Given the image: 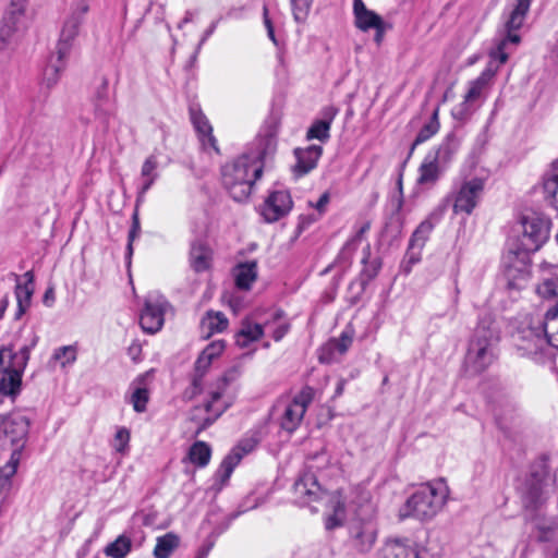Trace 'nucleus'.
<instances>
[{
	"label": "nucleus",
	"instance_id": "nucleus-18",
	"mask_svg": "<svg viewBox=\"0 0 558 558\" xmlns=\"http://www.w3.org/2000/svg\"><path fill=\"white\" fill-rule=\"evenodd\" d=\"M28 420L23 415L3 417L2 430L14 446L13 450H19L20 457L25 445L28 434Z\"/></svg>",
	"mask_w": 558,
	"mask_h": 558
},
{
	"label": "nucleus",
	"instance_id": "nucleus-52",
	"mask_svg": "<svg viewBox=\"0 0 558 558\" xmlns=\"http://www.w3.org/2000/svg\"><path fill=\"white\" fill-rule=\"evenodd\" d=\"M140 230H141V227H140L138 214H137V211H135L133 214V226L129 233V244H128L129 254H132V251H133L132 244H133L134 239L138 235Z\"/></svg>",
	"mask_w": 558,
	"mask_h": 558
},
{
	"label": "nucleus",
	"instance_id": "nucleus-15",
	"mask_svg": "<svg viewBox=\"0 0 558 558\" xmlns=\"http://www.w3.org/2000/svg\"><path fill=\"white\" fill-rule=\"evenodd\" d=\"M312 469V465L308 466V470L303 472L293 485L295 500L300 505H310L318 500L324 494Z\"/></svg>",
	"mask_w": 558,
	"mask_h": 558
},
{
	"label": "nucleus",
	"instance_id": "nucleus-30",
	"mask_svg": "<svg viewBox=\"0 0 558 558\" xmlns=\"http://www.w3.org/2000/svg\"><path fill=\"white\" fill-rule=\"evenodd\" d=\"M21 457L19 450H12L9 461L0 468V495H5L11 488V480L17 471Z\"/></svg>",
	"mask_w": 558,
	"mask_h": 558
},
{
	"label": "nucleus",
	"instance_id": "nucleus-48",
	"mask_svg": "<svg viewBox=\"0 0 558 558\" xmlns=\"http://www.w3.org/2000/svg\"><path fill=\"white\" fill-rule=\"evenodd\" d=\"M260 146L262 149L256 155L250 156V158L256 159L262 165V160L265 159L267 156L272 155L276 150L275 137L272 135H269L260 140Z\"/></svg>",
	"mask_w": 558,
	"mask_h": 558
},
{
	"label": "nucleus",
	"instance_id": "nucleus-54",
	"mask_svg": "<svg viewBox=\"0 0 558 558\" xmlns=\"http://www.w3.org/2000/svg\"><path fill=\"white\" fill-rule=\"evenodd\" d=\"M88 4L85 1L80 2L76 8L72 11L70 17H75L80 22H83L85 14L88 12Z\"/></svg>",
	"mask_w": 558,
	"mask_h": 558
},
{
	"label": "nucleus",
	"instance_id": "nucleus-47",
	"mask_svg": "<svg viewBox=\"0 0 558 558\" xmlns=\"http://www.w3.org/2000/svg\"><path fill=\"white\" fill-rule=\"evenodd\" d=\"M148 400L149 392L144 387L135 388L130 397V402L133 405L134 411L138 413H142L146 410Z\"/></svg>",
	"mask_w": 558,
	"mask_h": 558
},
{
	"label": "nucleus",
	"instance_id": "nucleus-57",
	"mask_svg": "<svg viewBox=\"0 0 558 558\" xmlns=\"http://www.w3.org/2000/svg\"><path fill=\"white\" fill-rule=\"evenodd\" d=\"M199 391H201V379L195 378V379L193 380V384H192L191 390H187V391H186V395L189 396V398H193V397H194V396H196Z\"/></svg>",
	"mask_w": 558,
	"mask_h": 558
},
{
	"label": "nucleus",
	"instance_id": "nucleus-27",
	"mask_svg": "<svg viewBox=\"0 0 558 558\" xmlns=\"http://www.w3.org/2000/svg\"><path fill=\"white\" fill-rule=\"evenodd\" d=\"M337 114V110L332 107H329L324 112V119L315 121L312 126L308 129L306 137L308 140H318L320 142H326L330 137V126L333 118Z\"/></svg>",
	"mask_w": 558,
	"mask_h": 558
},
{
	"label": "nucleus",
	"instance_id": "nucleus-26",
	"mask_svg": "<svg viewBox=\"0 0 558 558\" xmlns=\"http://www.w3.org/2000/svg\"><path fill=\"white\" fill-rule=\"evenodd\" d=\"M444 213V208H439L438 210L433 211L427 219L422 221L420 226L414 231L411 241L410 246L411 247H420L422 248L427 241L432 230L434 229V226L436 222L439 221L441 215Z\"/></svg>",
	"mask_w": 558,
	"mask_h": 558
},
{
	"label": "nucleus",
	"instance_id": "nucleus-29",
	"mask_svg": "<svg viewBox=\"0 0 558 558\" xmlns=\"http://www.w3.org/2000/svg\"><path fill=\"white\" fill-rule=\"evenodd\" d=\"M225 350V342L222 340H217L210 342L199 354L195 362V369L198 373H205L211 362L219 357Z\"/></svg>",
	"mask_w": 558,
	"mask_h": 558
},
{
	"label": "nucleus",
	"instance_id": "nucleus-62",
	"mask_svg": "<svg viewBox=\"0 0 558 558\" xmlns=\"http://www.w3.org/2000/svg\"><path fill=\"white\" fill-rule=\"evenodd\" d=\"M8 304H9V300L7 298H4L2 301V306H0V318L2 317L3 312L5 311Z\"/></svg>",
	"mask_w": 558,
	"mask_h": 558
},
{
	"label": "nucleus",
	"instance_id": "nucleus-33",
	"mask_svg": "<svg viewBox=\"0 0 558 558\" xmlns=\"http://www.w3.org/2000/svg\"><path fill=\"white\" fill-rule=\"evenodd\" d=\"M228 327V319L221 312H208L202 319V330L206 332V337H210L215 332H221Z\"/></svg>",
	"mask_w": 558,
	"mask_h": 558
},
{
	"label": "nucleus",
	"instance_id": "nucleus-25",
	"mask_svg": "<svg viewBox=\"0 0 558 558\" xmlns=\"http://www.w3.org/2000/svg\"><path fill=\"white\" fill-rule=\"evenodd\" d=\"M235 286L241 290H250L257 279V262L240 263L233 268Z\"/></svg>",
	"mask_w": 558,
	"mask_h": 558
},
{
	"label": "nucleus",
	"instance_id": "nucleus-24",
	"mask_svg": "<svg viewBox=\"0 0 558 558\" xmlns=\"http://www.w3.org/2000/svg\"><path fill=\"white\" fill-rule=\"evenodd\" d=\"M82 22L75 17H68L61 29L60 39L57 45V54L60 58H68L72 44L78 34Z\"/></svg>",
	"mask_w": 558,
	"mask_h": 558
},
{
	"label": "nucleus",
	"instance_id": "nucleus-32",
	"mask_svg": "<svg viewBox=\"0 0 558 558\" xmlns=\"http://www.w3.org/2000/svg\"><path fill=\"white\" fill-rule=\"evenodd\" d=\"M68 58H60L56 53V60L52 57L48 65L45 68L43 73V82L48 87H53L60 80L61 73L65 68Z\"/></svg>",
	"mask_w": 558,
	"mask_h": 558
},
{
	"label": "nucleus",
	"instance_id": "nucleus-56",
	"mask_svg": "<svg viewBox=\"0 0 558 558\" xmlns=\"http://www.w3.org/2000/svg\"><path fill=\"white\" fill-rule=\"evenodd\" d=\"M374 29L376 31L374 39L379 45L383 41L384 34H385V32L387 29V24L383 21L380 23V26H376V27H374Z\"/></svg>",
	"mask_w": 558,
	"mask_h": 558
},
{
	"label": "nucleus",
	"instance_id": "nucleus-19",
	"mask_svg": "<svg viewBox=\"0 0 558 558\" xmlns=\"http://www.w3.org/2000/svg\"><path fill=\"white\" fill-rule=\"evenodd\" d=\"M322 154L323 148L318 145H311L306 148H296L294 150L296 158V163L293 168L294 173L301 177L311 172L316 168Z\"/></svg>",
	"mask_w": 558,
	"mask_h": 558
},
{
	"label": "nucleus",
	"instance_id": "nucleus-40",
	"mask_svg": "<svg viewBox=\"0 0 558 558\" xmlns=\"http://www.w3.org/2000/svg\"><path fill=\"white\" fill-rule=\"evenodd\" d=\"M537 294L547 300L557 299L553 305H549L544 315L558 305V277L544 279L536 288Z\"/></svg>",
	"mask_w": 558,
	"mask_h": 558
},
{
	"label": "nucleus",
	"instance_id": "nucleus-59",
	"mask_svg": "<svg viewBox=\"0 0 558 558\" xmlns=\"http://www.w3.org/2000/svg\"><path fill=\"white\" fill-rule=\"evenodd\" d=\"M194 15H195L194 12L186 11L184 17L179 23L178 27L182 28L184 24L193 22L194 21Z\"/></svg>",
	"mask_w": 558,
	"mask_h": 558
},
{
	"label": "nucleus",
	"instance_id": "nucleus-53",
	"mask_svg": "<svg viewBox=\"0 0 558 558\" xmlns=\"http://www.w3.org/2000/svg\"><path fill=\"white\" fill-rule=\"evenodd\" d=\"M329 201L330 194L328 192H325L322 194V196L316 203L308 202V205L310 207L315 208L318 211L319 216H322L326 211Z\"/></svg>",
	"mask_w": 558,
	"mask_h": 558
},
{
	"label": "nucleus",
	"instance_id": "nucleus-10",
	"mask_svg": "<svg viewBox=\"0 0 558 558\" xmlns=\"http://www.w3.org/2000/svg\"><path fill=\"white\" fill-rule=\"evenodd\" d=\"M515 345L523 355L532 357L536 362L543 360V355L548 345L554 347L549 341L548 332L546 330V315L543 322L537 326H529L518 331L515 338Z\"/></svg>",
	"mask_w": 558,
	"mask_h": 558
},
{
	"label": "nucleus",
	"instance_id": "nucleus-58",
	"mask_svg": "<svg viewBox=\"0 0 558 558\" xmlns=\"http://www.w3.org/2000/svg\"><path fill=\"white\" fill-rule=\"evenodd\" d=\"M54 300V293L52 289H48L44 295V303L47 306H51Z\"/></svg>",
	"mask_w": 558,
	"mask_h": 558
},
{
	"label": "nucleus",
	"instance_id": "nucleus-41",
	"mask_svg": "<svg viewBox=\"0 0 558 558\" xmlns=\"http://www.w3.org/2000/svg\"><path fill=\"white\" fill-rule=\"evenodd\" d=\"M76 360V350L72 345H64L54 350L50 365L54 366L56 363H59L61 367H65Z\"/></svg>",
	"mask_w": 558,
	"mask_h": 558
},
{
	"label": "nucleus",
	"instance_id": "nucleus-5",
	"mask_svg": "<svg viewBox=\"0 0 558 558\" xmlns=\"http://www.w3.org/2000/svg\"><path fill=\"white\" fill-rule=\"evenodd\" d=\"M499 341L498 330L492 319H482L474 330L465 356V366L471 374H481L495 359Z\"/></svg>",
	"mask_w": 558,
	"mask_h": 558
},
{
	"label": "nucleus",
	"instance_id": "nucleus-61",
	"mask_svg": "<svg viewBox=\"0 0 558 558\" xmlns=\"http://www.w3.org/2000/svg\"><path fill=\"white\" fill-rule=\"evenodd\" d=\"M215 28H216V23H213L210 25V27L205 32L203 38L201 39L199 46L203 45L207 40V38L214 33Z\"/></svg>",
	"mask_w": 558,
	"mask_h": 558
},
{
	"label": "nucleus",
	"instance_id": "nucleus-51",
	"mask_svg": "<svg viewBox=\"0 0 558 558\" xmlns=\"http://www.w3.org/2000/svg\"><path fill=\"white\" fill-rule=\"evenodd\" d=\"M27 0H11L7 15L20 20L26 10Z\"/></svg>",
	"mask_w": 558,
	"mask_h": 558
},
{
	"label": "nucleus",
	"instance_id": "nucleus-36",
	"mask_svg": "<svg viewBox=\"0 0 558 558\" xmlns=\"http://www.w3.org/2000/svg\"><path fill=\"white\" fill-rule=\"evenodd\" d=\"M190 260L195 271L206 270L211 260V253L205 245L195 243L191 248Z\"/></svg>",
	"mask_w": 558,
	"mask_h": 558
},
{
	"label": "nucleus",
	"instance_id": "nucleus-55",
	"mask_svg": "<svg viewBox=\"0 0 558 558\" xmlns=\"http://www.w3.org/2000/svg\"><path fill=\"white\" fill-rule=\"evenodd\" d=\"M369 223H364L360 227V229L356 231L355 235L347 242V246L355 245L356 243L361 242L363 235L368 231Z\"/></svg>",
	"mask_w": 558,
	"mask_h": 558
},
{
	"label": "nucleus",
	"instance_id": "nucleus-38",
	"mask_svg": "<svg viewBox=\"0 0 558 558\" xmlns=\"http://www.w3.org/2000/svg\"><path fill=\"white\" fill-rule=\"evenodd\" d=\"M211 450L204 441H196L189 450L187 459L198 468H204L209 463Z\"/></svg>",
	"mask_w": 558,
	"mask_h": 558
},
{
	"label": "nucleus",
	"instance_id": "nucleus-44",
	"mask_svg": "<svg viewBox=\"0 0 558 558\" xmlns=\"http://www.w3.org/2000/svg\"><path fill=\"white\" fill-rule=\"evenodd\" d=\"M352 344V336L348 332H342L341 336L337 339L330 340L325 350L329 351L330 354L338 353L339 355H343L350 345Z\"/></svg>",
	"mask_w": 558,
	"mask_h": 558
},
{
	"label": "nucleus",
	"instance_id": "nucleus-4",
	"mask_svg": "<svg viewBox=\"0 0 558 558\" xmlns=\"http://www.w3.org/2000/svg\"><path fill=\"white\" fill-rule=\"evenodd\" d=\"M262 171L259 161L243 155L222 167V183L234 201L243 202L248 198Z\"/></svg>",
	"mask_w": 558,
	"mask_h": 558
},
{
	"label": "nucleus",
	"instance_id": "nucleus-63",
	"mask_svg": "<svg viewBox=\"0 0 558 558\" xmlns=\"http://www.w3.org/2000/svg\"><path fill=\"white\" fill-rule=\"evenodd\" d=\"M549 171L555 173V174H558V160L553 163V166H551Z\"/></svg>",
	"mask_w": 558,
	"mask_h": 558
},
{
	"label": "nucleus",
	"instance_id": "nucleus-45",
	"mask_svg": "<svg viewBox=\"0 0 558 558\" xmlns=\"http://www.w3.org/2000/svg\"><path fill=\"white\" fill-rule=\"evenodd\" d=\"M546 330L549 341L558 350V305L551 308L546 315Z\"/></svg>",
	"mask_w": 558,
	"mask_h": 558
},
{
	"label": "nucleus",
	"instance_id": "nucleus-3",
	"mask_svg": "<svg viewBox=\"0 0 558 558\" xmlns=\"http://www.w3.org/2000/svg\"><path fill=\"white\" fill-rule=\"evenodd\" d=\"M448 496L449 488L442 480L422 484L407 499L400 515L430 520L442 509Z\"/></svg>",
	"mask_w": 558,
	"mask_h": 558
},
{
	"label": "nucleus",
	"instance_id": "nucleus-8",
	"mask_svg": "<svg viewBox=\"0 0 558 558\" xmlns=\"http://www.w3.org/2000/svg\"><path fill=\"white\" fill-rule=\"evenodd\" d=\"M31 347L24 345L19 352L12 348H0V372L3 373L0 379V392L4 396H15L20 392L22 385V375L29 360Z\"/></svg>",
	"mask_w": 558,
	"mask_h": 558
},
{
	"label": "nucleus",
	"instance_id": "nucleus-49",
	"mask_svg": "<svg viewBox=\"0 0 558 558\" xmlns=\"http://www.w3.org/2000/svg\"><path fill=\"white\" fill-rule=\"evenodd\" d=\"M130 437V430L125 427H120L114 435L113 448L118 452H125L129 447Z\"/></svg>",
	"mask_w": 558,
	"mask_h": 558
},
{
	"label": "nucleus",
	"instance_id": "nucleus-14",
	"mask_svg": "<svg viewBox=\"0 0 558 558\" xmlns=\"http://www.w3.org/2000/svg\"><path fill=\"white\" fill-rule=\"evenodd\" d=\"M377 527L374 520H353L350 526V542L352 547L361 553H368L375 545Z\"/></svg>",
	"mask_w": 558,
	"mask_h": 558
},
{
	"label": "nucleus",
	"instance_id": "nucleus-60",
	"mask_svg": "<svg viewBox=\"0 0 558 558\" xmlns=\"http://www.w3.org/2000/svg\"><path fill=\"white\" fill-rule=\"evenodd\" d=\"M263 14H264V24L267 28V32L270 29H274L272 23L268 16V9L266 7H264Z\"/></svg>",
	"mask_w": 558,
	"mask_h": 558
},
{
	"label": "nucleus",
	"instance_id": "nucleus-1",
	"mask_svg": "<svg viewBox=\"0 0 558 558\" xmlns=\"http://www.w3.org/2000/svg\"><path fill=\"white\" fill-rule=\"evenodd\" d=\"M532 0H513L504 13L502 27L498 32L495 46L489 50L486 69L468 84L463 100L452 108L457 120L468 119L485 100L499 66L507 62L509 47L521 41L518 31L523 26L530 11Z\"/></svg>",
	"mask_w": 558,
	"mask_h": 558
},
{
	"label": "nucleus",
	"instance_id": "nucleus-2",
	"mask_svg": "<svg viewBox=\"0 0 558 558\" xmlns=\"http://www.w3.org/2000/svg\"><path fill=\"white\" fill-rule=\"evenodd\" d=\"M520 244L504 255L505 272L510 280H525L529 275L530 253L537 251L548 239L550 222L538 213L522 217Z\"/></svg>",
	"mask_w": 558,
	"mask_h": 558
},
{
	"label": "nucleus",
	"instance_id": "nucleus-9",
	"mask_svg": "<svg viewBox=\"0 0 558 558\" xmlns=\"http://www.w3.org/2000/svg\"><path fill=\"white\" fill-rule=\"evenodd\" d=\"M227 386L226 378L218 379L216 388L209 392L210 399L204 405L194 408L191 418L198 424L197 434L211 425L230 405V402L225 399Z\"/></svg>",
	"mask_w": 558,
	"mask_h": 558
},
{
	"label": "nucleus",
	"instance_id": "nucleus-42",
	"mask_svg": "<svg viewBox=\"0 0 558 558\" xmlns=\"http://www.w3.org/2000/svg\"><path fill=\"white\" fill-rule=\"evenodd\" d=\"M438 130H439L438 111L435 110L432 118L429 119V121L427 123H425L424 126L420 130V132L413 143V147L429 140L433 135H435L438 132Z\"/></svg>",
	"mask_w": 558,
	"mask_h": 558
},
{
	"label": "nucleus",
	"instance_id": "nucleus-35",
	"mask_svg": "<svg viewBox=\"0 0 558 558\" xmlns=\"http://www.w3.org/2000/svg\"><path fill=\"white\" fill-rule=\"evenodd\" d=\"M158 159L156 155H149L143 162L141 168V177L143 178L142 194H145L158 178L157 168Z\"/></svg>",
	"mask_w": 558,
	"mask_h": 558
},
{
	"label": "nucleus",
	"instance_id": "nucleus-39",
	"mask_svg": "<svg viewBox=\"0 0 558 558\" xmlns=\"http://www.w3.org/2000/svg\"><path fill=\"white\" fill-rule=\"evenodd\" d=\"M178 545L179 538L172 533H167L157 537L156 546L154 549L155 558H169Z\"/></svg>",
	"mask_w": 558,
	"mask_h": 558
},
{
	"label": "nucleus",
	"instance_id": "nucleus-28",
	"mask_svg": "<svg viewBox=\"0 0 558 558\" xmlns=\"http://www.w3.org/2000/svg\"><path fill=\"white\" fill-rule=\"evenodd\" d=\"M192 121L199 134L203 146L205 148L210 147L217 151V141L213 135V128L207 118L202 112L193 111Z\"/></svg>",
	"mask_w": 558,
	"mask_h": 558
},
{
	"label": "nucleus",
	"instance_id": "nucleus-43",
	"mask_svg": "<svg viewBox=\"0 0 558 558\" xmlns=\"http://www.w3.org/2000/svg\"><path fill=\"white\" fill-rule=\"evenodd\" d=\"M543 189L553 206L558 210V174L548 171L544 178Z\"/></svg>",
	"mask_w": 558,
	"mask_h": 558
},
{
	"label": "nucleus",
	"instance_id": "nucleus-12",
	"mask_svg": "<svg viewBox=\"0 0 558 558\" xmlns=\"http://www.w3.org/2000/svg\"><path fill=\"white\" fill-rule=\"evenodd\" d=\"M484 180L473 178L461 184L454 194L453 211L471 215L481 201L484 191Z\"/></svg>",
	"mask_w": 558,
	"mask_h": 558
},
{
	"label": "nucleus",
	"instance_id": "nucleus-20",
	"mask_svg": "<svg viewBox=\"0 0 558 558\" xmlns=\"http://www.w3.org/2000/svg\"><path fill=\"white\" fill-rule=\"evenodd\" d=\"M34 293V274L26 271L22 277L16 276L15 296L17 301L16 318L19 319L29 307Z\"/></svg>",
	"mask_w": 558,
	"mask_h": 558
},
{
	"label": "nucleus",
	"instance_id": "nucleus-31",
	"mask_svg": "<svg viewBox=\"0 0 558 558\" xmlns=\"http://www.w3.org/2000/svg\"><path fill=\"white\" fill-rule=\"evenodd\" d=\"M264 326L276 341L281 340L290 329V323L282 311L271 313L270 318L264 323Z\"/></svg>",
	"mask_w": 558,
	"mask_h": 558
},
{
	"label": "nucleus",
	"instance_id": "nucleus-22",
	"mask_svg": "<svg viewBox=\"0 0 558 558\" xmlns=\"http://www.w3.org/2000/svg\"><path fill=\"white\" fill-rule=\"evenodd\" d=\"M258 440L255 437H247L242 439L231 452L223 459L221 463V470L225 473V477L228 478L233 469L239 464L241 459L252 452L257 446Z\"/></svg>",
	"mask_w": 558,
	"mask_h": 558
},
{
	"label": "nucleus",
	"instance_id": "nucleus-21",
	"mask_svg": "<svg viewBox=\"0 0 558 558\" xmlns=\"http://www.w3.org/2000/svg\"><path fill=\"white\" fill-rule=\"evenodd\" d=\"M453 142L448 140L446 144H442L437 153V156H427L418 168L417 183L421 185H434L440 177V169L437 162V157L452 144Z\"/></svg>",
	"mask_w": 558,
	"mask_h": 558
},
{
	"label": "nucleus",
	"instance_id": "nucleus-23",
	"mask_svg": "<svg viewBox=\"0 0 558 558\" xmlns=\"http://www.w3.org/2000/svg\"><path fill=\"white\" fill-rule=\"evenodd\" d=\"M353 14L355 26L363 32L380 26L384 21L377 13L368 10L362 0L353 1Z\"/></svg>",
	"mask_w": 558,
	"mask_h": 558
},
{
	"label": "nucleus",
	"instance_id": "nucleus-50",
	"mask_svg": "<svg viewBox=\"0 0 558 558\" xmlns=\"http://www.w3.org/2000/svg\"><path fill=\"white\" fill-rule=\"evenodd\" d=\"M19 22L17 19H14L12 16L5 15L3 19V22L0 26V38L2 41H8L12 34L16 29V23Z\"/></svg>",
	"mask_w": 558,
	"mask_h": 558
},
{
	"label": "nucleus",
	"instance_id": "nucleus-37",
	"mask_svg": "<svg viewBox=\"0 0 558 558\" xmlns=\"http://www.w3.org/2000/svg\"><path fill=\"white\" fill-rule=\"evenodd\" d=\"M131 549V538L126 535H120L104 548V554L110 558H125Z\"/></svg>",
	"mask_w": 558,
	"mask_h": 558
},
{
	"label": "nucleus",
	"instance_id": "nucleus-17",
	"mask_svg": "<svg viewBox=\"0 0 558 558\" xmlns=\"http://www.w3.org/2000/svg\"><path fill=\"white\" fill-rule=\"evenodd\" d=\"M381 553L383 558H432L425 547L400 539L388 541Z\"/></svg>",
	"mask_w": 558,
	"mask_h": 558
},
{
	"label": "nucleus",
	"instance_id": "nucleus-46",
	"mask_svg": "<svg viewBox=\"0 0 558 558\" xmlns=\"http://www.w3.org/2000/svg\"><path fill=\"white\" fill-rule=\"evenodd\" d=\"M314 0H291V10L296 23H303L311 11Z\"/></svg>",
	"mask_w": 558,
	"mask_h": 558
},
{
	"label": "nucleus",
	"instance_id": "nucleus-11",
	"mask_svg": "<svg viewBox=\"0 0 558 558\" xmlns=\"http://www.w3.org/2000/svg\"><path fill=\"white\" fill-rule=\"evenodd\" d=\"M314 395V389L306 386L293 397L281 416L280 425L284 430L292 433L301 425Z\"/></svg>",
	"mask_w": 558,
	"mask_h": 558
},
{
	"label": "nucleus",
	"instance_id": "nucleus-34",
	"mask_svg": "<svg viewBox=\"0 0 558 558\" xmlns=\"http://www.w3.org/2000/svg\"><path fill=\"white\" fill-rule=\"evenodd\" d=\"M264 324L244 322L236 335V343L240 347H247L250 342L258 340L264 335Z\"/></svg>",
	"mask_w": 558,
	"mask_h": 558
},
{
	"label": "nucleus",
	"instance_id": "nucleus-6",
	"mask_svg": "<svg viewBox=\"0 0 558 558\" xmlns=\"http://www.w3.org/2000/svg\"><path fill=\"white\" fill-rule=\"evenodd\" d=\"M332 514L327 517L325 523L328 530L342 525L347 508L354 512V520H374L376 514L369 492L360 487L352 488L348 496H342V493L338 492L332 498Z\"/></svg>",
	"mask_w": 558,
	"mask_h": 558
},
{
	"label": "nucleus",
	"instance_id": "nucleus-7",
	"mask_svg": "<svg viewBox=\"0 0 558 558\" xmlns=\"http://www.w3.org/2000/svg\"><path fill=\"white\" fill-rule=\"evenodd\" d=\"M556 486V474L551 472L547 457L536 460L526 476L521 492L524 505L535 508L545 500Z\"/></svg>",
	"mask_w": 558,
	"mask_h": 558
},
{
	"label": "nucleus",
	"instance_id": "nucleus-64",
	"mask_svg": "<svg viewBox=\"0 0 558 558\" xmlns=\"http://www.w3.org/2000/svg\"><path fill=\"white\" fill-rule=\"evenodd\" d=\"M267 33H268V37L271 39V41L276 44L277 41H276V37H275V31L270 29Z\"/></svg>",
	"mask_w": 558,
	"mask_h": 558
},
{
	"label": "nucleus",
	"instance_id": "nucleus-16",
	"mask_svg": "<svg viewBox=\"0 0 558 558\" xmlns=\"http://www.w3.org/2000/svg\"><path fill=\"white\" fill-rule=\"evenodd\" d=\"M292 198L287 191H275L265 199L262 215L268 222H274L286 216L292 208Z\"/></svg>",
	"mask_w": 558,
	"mask_h": 558
},
{
	"label": "nucleus",
	"instance_id": "nucleus-13",
	"mask_svg": "<svg viewBox=\"0 0 558 558\" xmlns=\"http://www.w3.org/2000/svg\"><path fill=\"white\" fill-rule=\"evenodd\" d=\"M166 300L158 295H149L140 316V325L145 332L159 331L165 322Z\"/></svg>",
	"mask_w": 558,
	"mask_h": 558
}]
</instances>
